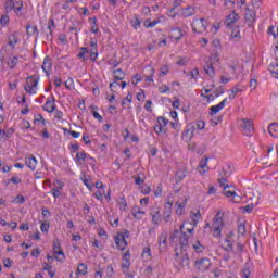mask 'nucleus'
I'll return each mask as SVG.
<instances>
[{"mask_svg": "<svg viewBox=\"0 0 278 278\" xmlns=\"http://www.w3.org/2000/svg\"><path fill=\"white\" fill-rule=\"evenodd\" d=\"M12 10L15 12L16 16H23V0H5V14H3L0 18V25H2V27H5V25L10 23V16L8 14H10Z\"/></svg>", "mask_w": 278, "mask_h": 278, "instance_id": "obj_1", "label": "nucleus"}, {"mask_svg": "<svg viewBox=\"0 0 278 278\" xmlns=\"http://www.w3.org/2000/svg\"><path fill=\"white\" fill-rule=\"evenodd\" d=\"M220 59H219V55L218 53H214L210 61H206L203 68H204V72L206 73V75H208V77L211 78H214L216 77V71L214 70V63L213 62H218Z\"/></svg>", "mask_w": 278, "mask_h": 278, "instance_id": "obj_2", "label": "nucleus"}, {"mask_svg": "<svg viewBox=\"0 0 278 278\" xmlns=\"http://www.w3.org/2000/svg\"><path fill=\"white\" fill-rule=\"evenodd\" d=\"M223 217L220 213H216L215 217L213 218V236L214 238H220V233L224 227Z\"/></svg>", "mask_w": 278, "mask_h": 278, "instance_id": "obj_3", "label": "nucleus"}, {"mask_svg": "<svg viewBox=\"0 0 278 278\" xmlns=\"http://www.w3.org/2000/svg\"><path fill=\"white\" fill-rule=\"evenodd\" d=\"M194 34H203L207 30V21L205 18H195L191 24Z\"/></svg>", "mask_w": 278, "mask_h": 278, "instance_id": "obj_4", "label": "nucleus"}, {"mask_svg": "<svg viewBox=\"0 0 278 278\" xmlns=\"http://www.w3.org/2000/svg\"><path fill=\"white\" fill-rule=\"evenodd\" d=\"M241 129H242L243 136H253V131H254L253 122H251V119L243 118L241 124Z\"/></svg>", "mask_w": 278, "mask_h": 278, "instance_id": "obj_5", "label": "nucleus"}, {"mask_svg": "<svg viewBox=\"0 0 278 278\" xmlns=\"http://www.w3.org/2000/svg\"><path fill=\"white\" fill-rule=\"evenodd\" d=\"M210 266H212V261H210V258L207 257L195 261V268H198L200 273H205L206 270H210Z\"/></svg>", "mask_w": 278, "mask_h": 278, "instance_id": "obj_6", "label": "nucleus"}, {"mask_svg": "<svg viewBox=\"0 0 278 278\" xmlns=\"http://www.w3.org/2000/svg\"><path fill=\"white\" fill-rule=\"evenodd\" d=\"M170 214H173V202L167 198L163 211V219L165 223H170Z\"/></svg>", "mask_w": 278, "mask_h": 278, "instance_id": "obj_7", "label": "nucleus"}, {"mask_svg": "<svg viewBox=\"0 0 278 278\" xmlns=\"http://www.w3.org/2000/svg\"><path fill=\"white\" fill-rule=\"evenodd\" d=\"M181 138L185 142H190L194 138V126L188 125L182 131Z\"/></svg>", "mask_w": 278, "mask_h": 278, "instance_id": "obj_8", "label": "nucleus"}, {"mask_svg": "<svg viewBox=\"0 0 278 278\" xmlns=\"http://www.w3.org/2000/svg\"><path fill=\"white\" fill-rule=\"evenodd\" d=\"M255 11L251 9H245L244 18L248 27H253V23H255Z\"/></svg>", "mask_w": 278, "mask_h": 278, "instance_id": "obj_9", "label": "nucleus"}, {"mask_svg": "<svg viewBox=\"0 0 278 278\" xmlns=\"http://www.w3.org/2000/svg\"><path fill=\"white\" fill-rule=\"evenodd\" d=\"M53 251H54L55 260H58V262H64L66 256H64V251H62L60 249V241L59 240L54 241Z\"/></svg>", "mask_w": 278, "mask_h": 278, "instance_id": "obj_10", "label": "nucleus"}, {"mask_svg": "<svg viewBox=\"0 0 278 278\" xmlns=\"http://www.w3.org/2000/svg\"><path fill=\"white\" fill-rule=\"evenodd\" d=\"M237 21H240V15H238V13H236V11H232L225 21V25L226 27H231L233 25V23H237Z\"/></svg>", "mask_w": 278, "mask_h": 278, "instance_id": "obj_11", "label": "nucleus"}, {"mask_svg": "<svg viewBox=\"0 0 278 278\" xmlns=\"http://www.w3.org/2000/svg\"><path fill=\"white\" fill-rule=\"evenodd\" d=\"M179 247H180V250H182V251H188V247H190L189 237H188V235H186V232H184L179 237Z\"/></svg>", "mask_w": 278, "mask_h": 278, "instance_id": "obj_12", "label": "nucleus"}, {"mask_svg": "<svg viewBox=\"0 0 278 278\" xmlns=\"http://www.w3.org/2000/svg\"><path fill=\"white\" fill-rule=\"evenodd\" d=\"M52 66H53V61H51V58L46 56L43 59L41 68L43 71V73H46L47 77H49V71H51Z\"/></svg>", "mask_w": 278, "mask_h": 278, "instance_id": "obj_13", "label": "nucleus"}, {"mask_svg": "<svg viewBox=\"0 0 278 278\" xmlns=\"http://www.w3.org/2000/svg\"><path fill=\"white\" fill-rule=\"evenodd\" d=\"M37 164H38V161L36 160V156L31 155V156L25 157V165L30 170H36Z\"/></svg>", "mask_w": 278, "mask_h": 278, "instance_id": "obj_14", "label": "nucleus"}, {"mask_svg": "<svg viewBox=\"0 0 278 278\" xmlns=\"http://www.w3.org/2000/svg\"><path fill=\"white\" fill-rule=\"evenodd\" d=\"M18 41V35L16 33H13L8 38V46L11 47V49H16Z\"/></svg>", "mask_w": 278, "mask_h": 278, "instance_id": "obj_15", "label": "nucleus"}, {"mask_svg": "<svg viewBox=\"0 0 278 278\" xmlns=\"http://www.w3.org/2000/svg\"><path fill=\"white\" fill-rule=\"evenodd\" d=\"M45 112H48V114H53V111L55 110V98L52 100H47L43 105Z\"/></svg>", "mask_w": 278, "mask_h": 278, "instance_id": "obj_16", "label": "nucleus"}, {"mask_svg": "<svg viewBox=\"0 0 278 278\" xmlns=\"http://www.w3.org/2000/svg\"><path fill=\"white\" fill-rule=\"evenodd\" d=\"M170 38L176 41L181 40V38H184V33L181 31V28H170Z\"/></svg>", "mask_w": 278, "mask_h": 278, "instance_id": "obj_17", "label": "nucleus"}, {"mask_svg": "<svg viewBox=\"0 0 278 278\" xmlns=\"http://www.w3.org/2000/svg\"><path fill=\"white\" fill-rule=\"evenodd\" d=\"M88 53H90V50H88L87 47H81L77 58H79V60L83 62H88V60H90V55H88Z\"/></svg>", "mask_w": 278, "mask_h": 278, "instance_id": "obj_18", "label": "nucleus"}, {"mask_svg": "<svg viewBox=\"0 0 278 278\" xmlns=\"http://www.w3.org/2000/svg\"><path fill=\"white\" fill-rule=\"evenodd\" d=\"M131 252L129 250L126 251V253L123 254V263L122 268H129L131 266Z\"/></svg>", "mask_w": 278, "mask_h": 278, "instance_id": "obj_19", "label": "nucleus"}, {"mask_svg": "<svg viewBox=\"0 0 278 278\" xmlns=\"http://www.w3.org/2000/svg\"><path fill=\"white\" fill-rule=\"evenodd\" d=\"M225 103H227V98H225L219 104L211 106V116H214V114H218L223 108H225Z\"/></svg>", "mask_w": 278, "mask_h": 278, "instance_id": "obj_20", "label": "nucleus"}, {"mask_svg": "<svg viewBox=\"0 0 278 278\" xmlns=\"http://www.w3.org/2000/svg\"><path fill=\"white\" fill-rule=\"evenodd\" d=\"M168 238V235L166 233H161V236L159 237V249L160 251H166V247H167V243H166V240Z\"/></svg>", "mask_w": 278, "mask_h": 278, "instance_id": "obj_21", "label": "nucleus"}, {"mask_svg": "<svg viewBox=\"0 0 278 278\" xmlns=\"http://www.w3.org/2000/svg\"><path fill=\"white\" fill-rule=\"evenodd\" d=\"M26 34L29 38H31V36L38 37V35H39L38 26L26 25Z\"/></svg>", "mask_w": 278, "mask_h": 278, "instance_id": "obj_22", "label": "nucleus"}, {"mask_svg": "<svg viewBox=\"0 0 278 278\" xmlns=\"http://www.w3.org/2000/svg\"><path fill=\"white\" fill-rule=\"evenodd\" d=\"M208 157L207 156H204L202 157V160L200 161V164H199V168H200V174L203 175L205 173H207V162H208Z\"/></svg>", "mask_w": 278, "mask_h": 278, "instance_id": "obj_23", "label": "nucleus"}, {"mask_svg": "<svg viewBox=\"0 0 278 278\" xmlns=\"http://www.w3.org/2000/svg\"><path fill=\"white\" fill-rule=\"evenodd\" d=\"M268 132L273 138H278V124L273 123L268 126Z\"/></svg>", "mask_w": 278, "mask_h": 278, "instance_id": "obj_24", "label": "nucleus"}, {"mask_svg": "<svg viewBox=\"0 0 278 278\" xmlns=\"http://www.w3.org/2000/svg\"><path fill=\"white\" fill-rule=\"evenodd\" d=\"M181 16L184 18H188L189 16H194V8L192 7H187L181 10Z\"/></svg>", "mask_w": 278, "mask_h": 278, "instance_id": "obj_25", "label": "nucleus"}, {"mask_svg": "<svg viewBox=\"0 0 278 278\" xmlns=\"http://www.w3.org/2000/svg\"><path fill=\"white\" fill-rule=\"evenodd\" d=\"M115 81H123L125 79V72L121 68L113 71Z\"/></svg>", "mask_w": 278, "mask_h": 278, "instance_id": "obj_26", "label": "nucleus"}, {"mask_svg": "<svg viewBox=\"0 0 278 278\" xmlns=\"http://www.w3.org/2000/svg\"><path fill=\"white\" fill-rule=\"evenodd\" d=\"M131 214L137 220H141L142 216H144V211H141L140 207H132Z\"/></svg>", "mask_w": 278, "mask_h": 278, "instance_id": "obj_27", "label": "nucleus"}, {"mask_svg": "<svg viewBox=\"0 0 278 278\" xmlns=\"http://www.w3.org/2000/svg\"><path fill=\"white\" fill-rule=\"evenodd\" d=\"M10 71H14L18 64V56H12L9 58V61L7 62Z\"/></svg>", "mask_w": 278, "mask_h": 278, "instance_id": "obj_28", "label": "nucleus"}, {"mask_svg": "<svg viewBox=\"0 0 278 278\" xmlns=\"http://www.w3.org/2000/svg\"><path fill=\"white\" fill-rule=\"evenodd\" d=\"M129 238V231L124 230L117 233V238H115V244H119L121 240H127Z\"/></svg>", "mask_w": 278, "mask_h": 278, "instance_id": "obj_29", "label": "nucleus"}, {"mask_svg": "<svg viewBox=\"0 0 278 278\" xmlns=\"http://www.w3.org/2000/svg\"><path fill=\"white\" fill-rule=\"evenodd\" d=\"M186 173L187 169L186 167H182L181 169H179L176 174V184H179V181H184V179H186Z\"/></svg>", "mask_w": 278, "mask_h": 278, "instance_id": "obj_30", "label": "nucleus"}, {"mask_svg": "<svg viewBox=\"0 0 278 278\" xmlns=\"http://www.w3.org/2000/svg\"><path fill=\"white\" fill-rule=\"evenodd\" d=\"M90 110H91V112H92L93 118H96L97 121H99V123H103V116H101V115L99 114V112H97V110H99V108H98V106H94V105H91V106H90Z\"/></svg>", "mask_w": 278, "mask_h": 278, "instance_id": "obj_31", "label": "nucleus"}, {"mask_svg": "<svg viewBox=\"0 0 278 278\" xmlns=\"http://www.w3.org/2000/svg\"><path fill=\"white\" fill-rule=\"evenodd\" d=\"M193 251H195V253H203V251H205V245H203L201 243V241L197 240L193 244Z\"/></svg>", "mask_w": 278, "mask_h": 278, "instance_id": "obj_32", "label": "nucleus"}, {"mask_svg": "<svg viewBox=\"0 0 278 278\" xmlns=\"http://www.w3.org/2000/svg\"><path fill=\"white\" fill-rule=\"evenodd\" d=\"M38 81H40L39 77L29 76L26 79V84H29L33 89L38 87Z\"/></svg>", "mask_w": 278, "mask_h": 278, "instance_id": "obj_33", "label": "nucleus"}, {"mask_svg": "<svg viewBox=\"0 0 278 278\" xmlns=\"http://www.w3.org/2000/svg\"><path fill=\"white\" fill-rule=\"evenodd\" d=\"M230 38L232 40H235V42H238V40H240L241 36H240V27H236L235 29H232L231 34H230Z\"/></svg>", "mask_w": 278, "mask_h": 278, "instance_id": "obj_34", "label": "nucleus"}, {"mask_svg": "<svg viewBox=\"0 0 278 278\" xmlns=\"http://www.w3.org/2000/svg\"><path fill=\"white\" fill-rule=\"evenodd\" d=\"M76 275H88V266L84 263H80L78 265Z\"/></svg>", "mask_w": 278, "mask_h": 278, "instance_id": "obj_35", "label": "nucleus"}, {"mask_svg": "<svg viewBox=\"0 0 278 278\" xmlns=\"http://www.w3.org/2000/svg\"><path fill=\"white\" fill-rule=\"evenodd\" d=\"M62 188H63L62 182L58 181V187L52 189V194L54 199H60L61 197L60 190H62Z\"/></svg>", "mask_w": 278, "mask_h": 278, "instance_id": "obj_36", "label": "nucleus"}, {"mask_svg": "<svg viewBox=\"0 0 278 278\" xmlns=\"http://www.w3.org/2000/svg\"><path fill=\"white\" fill-rule=\"evenodd\" d=\"M89 58H91L92 62H97V58H99V51L97 48H91L89 50Z\"/></svg>", "mask_w": 278, "mask_h": 278, "instance_id": "obj_37", "label": "nucleus"}, {"mask_svg": "<svg viewBox=\"0 0 278 278\" xmlns=\"http://www.w3.org/2000/svg\"><path fill=\"white\" fill-rule=\"evenodd\" d=\"M160 206L154 204L150 207V216H160Z\"/></svg>", "mask_w": 278, "mask_h": 278, "instance_id": "obj_38", "label": "nucleus"}, {"mask_svg": "<svg viewBox=\"0 0 278 278\" xmlns=\"http://www.w3.org/2000/svg\"><path fill=\"white\" fill-rule=\"evenodd\" d=\"M178 238H179V229H175L174 232L169 237V242L177 244Z\"/></svg>", "mask_w": 278, "mask_h": 278, "instance_id": "obj_39", "label": "nucleus"}, {"mask_svg": "<svg viewBox=\"0 0 278 278\" xmlns=\"http://www.w3.org/2000/svg\"><path fill=\"white\" fill-rule=\"evenodd\" d=\"M225 242H226V247H224V250L227 251L228 253L233 251V242H231V239L226 238Z\"/></svg>", "mask_w": 278, "mask_h": 278, "instance_id": "obj_40", "label": "nucleus"}, {"mask_svg": "<svg viewBox=\"0 0 278 278\" xmlns=\"http://www.w3.org/2000/svg\"><path fill=\"white\" fill-rule=\"evenodd\" d=\"M76 162L78 164H83L81 162H86V152L76 153Z\"/></svg>", "mask_w": 278, "mask_h": 278, "instance_id": "obj_41", "label": "nucleus"}, {"mask_svg": "<svg viewBox=\"0 0 278 278\" xmlns=\"http://www.w3.org/2000/svg\"><path fill=\"white\" fill-rule=\"evenodd\" d=\"M134 99V96L131 93H128L126 98L122 101V108H127V103H131Z\"/></svg>", "mask_w": 278, "mask_h": 278, "instance_id": "obj_42", "label": "nucleus"}, {"mask_svg": "<svg viewBox=\"0 0 278 278\" xmlns=\"http://www.w3.org/2000/svg\"><path fill=\"white\" fill-rule=\"evenodd\" d=\"M157 23H160V21H157V20H154V21H149V20H146L144 21V23H143V25H144V27H147V28H151V27H155V25H157Z\"/></svg>", "mask_w": 278, "mask_h": 278, "instance_id": "obj_43", "label": "nucleus"}, {"mask_svg": "<svg viewBox=\"0 0 278 278\" xmlns=\"http://www.w3.org/2000/svg\"><path fill=\"white\" fill-rule=\"evenodd\" d=\"M48 30H49V34H50V36H53V29H52V27H55V20H53V18H50L49 21H48Z\"/></svg>", "mask_w": 278, "mask_h": 278, "instance_id": "obj_44", "label": "nucleus"}, {"mask_svg": "<svg viewBox=\"0 0 278 278\" xmlns=\"http://www.w3.org/2000/svg\"><path fill=\"white\" fill-rule=\"evenodd\" d=\"M240 92V88L238 86H235L232 89H230V94L228 99H236V94Z\"/></svg>", "mask_w": 278, "mask_h": 278, "instance_id": "obj_45", "label": "nucleus"}, {"mask_svg": "<svg viewBox=\"0 0 278 278\" xmlns=\"http://www.w3.org/2000/svg\"><path fill=\"white\" fill-rule=\"evenodd\" d=\"M141 257H146V260H149V257H151V248L149 247L143 248Z\"/></svg>", "mask_w": 278, "mask_h": 278, "instance_id": "obj_46", "label": "nucleus"}, {"mask_svg": "<svg viewBox=\"0 0 278 278\" xmlns=\"http://www.w3.org/2000/svg\"><path fill=\"white\" fill-rule=\"evenodd\" d=\"M199 218H201V211H198V213H193V217H192L193 227H197L199 223Z\"/></svg>", "mask_w": 278, "mask_h": 278, "instance_id": "obj_47", "label": "nucleus"}, {"mask_svg": "<svg viewBox=\"0 0 278 278\" xmlns=\"http://www.w3.org/2000/svg\"><path fill=\"white\" fill-rule=\"evenodd\" d=\"M118 203L121 205L119 210L125 212V210H127V200H125V198H121Z\"/></svg>", "mask_w": 278, "mask_h": 278, "instance_id": "obj_48", "label": "nucleus"}, {"mask_svg": "<svg viewBox=\"0 0 278 278\" xmlns=\"http://www.w3.org/2000/svg\"><path fill=\"white\" fill-rule=\"evenodd\" d=\"M42 34L46 36V40H53V35L49 33V27L47 28H41Z\"/></svg>", "mask_w": 278, "mask_h": 278, "instance_id": "obj_49", "label": "nucleus"}, {"mask_svg": "<svg viewBox=\"0 0 278 278\" xmlns=\"http://www.w3.org/2000/svg\"><path fill=\"white\" fill-rule=\"evenodd\" d=\"M127 240H119V243L116 244V247L119 251H125V249H127Z\"/></svg>", "mask_w": 278, "mask_h": 278, "instance_id": "obj_50", "label": "nucleus"}, {"mask_svg": "<svg viewBox=\"0 0 278 278\" xmlns=\"http://www.w3.org/2000/svg\"><path fill=\"white\" fill-rule=\"evenodd\" d=\"M64 84L67 90H73V88H75L73 78H68Z\"/></svg>", "mask_w": 278, "mask_h": 278, "instance_id": "obj_51", "label": "nucleus"}, {"mask_svg": "<svg viewBox=\"0 0 278 278\" xmlns=\"http://www.w3.org/2000/svg\"><path fill=\"white\" fill-rule=\"evenodd\" d=\"M92 27H91V31L92 34H99V26L97 25V17H92Z\"/></svg>", "mask_w": 278, "mask_h": 278, "instance_id": "obj_52", "label": "nucleus"}, {"mask_svg": "<svg viewBox=\"0 0 278 278\" xmlns=\"http://www.w3.org/2000/svg\"><path fill=\"white\" fill-rule=\"evenodd\" d=\"M157 125H161V127H166V125H168V119L164 118V117H159L157 118Z\"/></svg>", "mask_w": 278, "mask_h": 278, "instance_id": "obj_53", "label": "nucleus"}, {"mask_svg": "<svg viewBox=\"0 0 278 278\" xmlns=\"http://www.w3.org/2000/svg\"><path fill=\"white\" fill-rule=\"evenodd\" d=\"M24 89L26 90V92L28 94H36V90H34V87L29 84H26V86L24 87Z\"/></svg>", "mask_w": 278, "mask_h": 278, "instance_id": "obj_54", "label": "nucleus"}, {"mask_svg": "<svg viewBox=\"0 0 278 278\" xmlns=\"http://www.w3.org/2000/svg\"><path fill=\"white\" fill-rule=\"evenodd\" d=\"M186 203H188V199H181L176 202V205H178L179 208L184 210V207H186Z\"/></svg>", "mask_w": 278, "mask_h": 278, "instance_id": "obj_55", "label": "nucleus"}, {"mask_svg": "<svg viewBox=\"0 0 278 278\" xmlns=\"http://www.w3.org/2000/svg\"><path fill=\"white\" fill-rule=\"evenodd\" d=\"M238 231L239 233H241V236H244V233H247V226L244 224H239L238 225Z\"/></svg>", "mask_w": 278, "mask_h": 278, "instance_id": "obj_56", "label": "nucleus"}, {"mask_svg": "<svg viewBox=\"0 0 278 278\" xmlns=\"http://www.w3.org/2000/svg\"><path fill=\"white\" fill-rule=\"evenodd\" d=\"M218 184H219V186H220L222 188H224V190H227V188H229V185H227V179H225V178H220V179L218 180Z\"/></svg>", "mask_w": 278, "mask_h": 278, "instance_id": "obj_57", "label": "nucleus"}, {"mask_svg": "<svg viewBox=\"0 0 278 278\" xmlns=\"http://www.w3.org/2000/svg\"><path fill=\"white\" fill-rule=\"evenodd\" d=\"M194 129H205V122L204 121H198Z\"/></svg>", "mask_w": 278, "mask_h": 278, "instance_id": "obj_58", "label": "nucleus"}, {"mask_svg": "<svg viewBox=\"0 0 278 278\" xmlns=\"http://www.w3.org/2000/svg\"><path fill=\"white\" fill-rule=\"evenodd\" d=\"M42 233H49V223L45 222L41 224Z\"/></svg>", "mask_w": 278, "mask_h": 278, "instance_id": "obj_59", "label": "nucleus"}, {"mask_svg": "<svg viewBox=\"0 0 278 278\" xmlns=\"http://www.w3.org/2000/svg\"><path fill=\"white\" fill-rule=\"evenodd\" d=\"M224 93H225V89H223V87H217V88L214 90L215 97H220V94H224Z\"/></svg>", "mask_w": 278, "mask_h": 278, "instance_id": "obj_60", "label": "nucleus"}, {"mask_svg": "<svg viewBox=\"0 0 278 278\" xmlns=\"http://www.w3.org/2000/svg\"><path fill=\"white\" fill-rule=\"evenodd\" d=\"M160 220H162V215H154V216H152L153 225H160Z\"/></svg>", "mask_w": 278, "mask_h": 278, "instance_id": "obj_61", "label": "nucleus"}, {"mask_svg": "<svg viewBox=\"0 0 278 278\" xmlns=\"http://www.w3.org/2000/svg\"><path fill=\"white\" fill-rule=\"evenodd\" d=\"M154 131H155V134H157V136H160L162 134V131H164V128L162 127V125L156 124V125H154Z\"/></svg>", "mask_w": 278, "mask_h": 278, "instance_id": "obj_62", "label": "nucleus"}, {"mask_svg": "<svg viewBox=\"0 0 278 278\" xmlns=\"http://www.w3.org/2000/svg\"><path fill=\"white\" fill-rule=\"evenodd\" d=\"M191 79H197L199 77V68H194L190 72Z\"/></svg>", "mask_w": 278, "mask_h": 278, "instance_id": "obj_63", "label": "nucleus"}, {"mask_svg": "<svg viewBox=\"0 0 278 278\" xmlns=\"http://www.w3.org/2000/svg\"><path fill=\"white\" fill-rule=\"evenodd\" d=\"M242 277L243 278H249L251 277V270L249 268H243L242 270Z\"/></svg>", "mask_w": 278, "mask_h": 278, "instance_id": "obj_64", "label": "nucleus"}]
</instances>
